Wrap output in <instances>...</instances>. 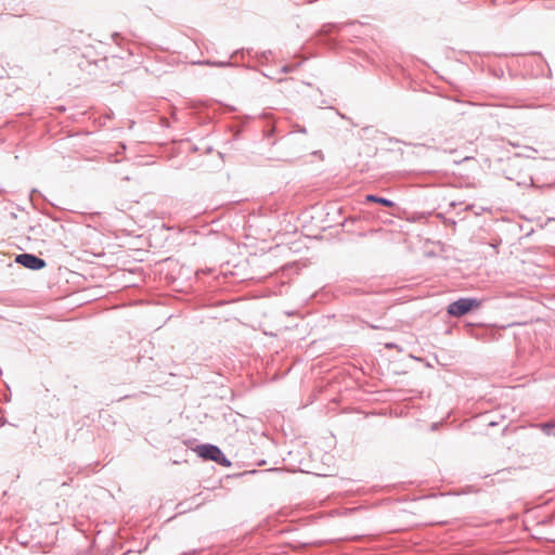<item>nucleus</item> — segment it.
I'll list each match as a JSON object with an SVG mask.
<instances>
[{"label":"nucleus","mask_w":555,"mask_h":555,"mask_svg":"<svg viewBox=\"0 0 555 555\" xmlns=\"http://www.w3.org/2000/svg\"><path fill=\"white\" fill-rule=\"evenodd\" d=\"M195 451L203 460L212 461L223 467H230L232 465L231 461L224 455L218 446L204 443L197 446Z\"/></svg>","instance_id":"nucleus-1"},{"label":"nucleus","mask_w":555,"mask_h":555,"mask_svg":"<svg viewBox=\"0 0 555 555\" xmlns=\"http://www.w3.org/2000/svg\"><path fill=\"white\" fill-rule=\"evenodd\" d=\"M481 306V301L473 297H463L447 307V313L453 318H460Z\"/></svg>","instance_id":"nucleus-2"},{"label":"nucleus","mask_w":555,"mask_h":555,"mask_svg":"<svg viewBox=\"0 0 555 555\" xmlns=\"http://www.w3.org/2000/svg\"><path fill=\"white\" fill-rule=\"evenodd\" d=\"M15 262L23 266L24 268L38 271L47 266L44 259L28 253L18 254L15 257Z\"/></svg>","instance_id":"nucleus-3"},{"label":"nucleus","mask_w":555,"mask_h":555,"mask_svg":"<svg viewBox=\"0 0 555 555\" xmlns=\"http://www.w3.org/2000/svg\"><path fill=\"white\" fill-rule=\"evenodd\" d=\"M365 201L366 202H372V203H377V204H380V205L386 206V207H393L396 205L391 199L386 198V197H382V196H378V195H375V194H367L365 196Z\"/></svg>","instance_id":"nucleus-4"},{"label":"nucleus","mask_w":555,"mask_h":555,"mask_svg":"<svg viewBox=\"0 0 555 555\" xmlns=\"http://www.w3.org/2000/svg\"><path fill=\"white\" fill-rule=\"evenodd\" d=\"M546 436L555 437V422L540 423L535 425Z\"/></svg>","instance_id":"nucleus-5"},{"label":"nucleus","mask_w":555,"mask_h":555,"mask_svg":"<svg viewBox=\"0 0 555 555\" xmlns=\"http://www.w3.org/2000/svg\"><path fill=\"white\" fill-rule=\"evenodd\" d=\"M204 64L210 65V66H217V67H228L232 66L233 64L230 61L223 62V61H206Z\"/></svg>","instance_id":"nucleus-6"},{"label":"nucleus","mask_w":555,"mask_h":555,"mask_svg":"<svg viewBox=\"0 0 555 555\" xmlns=\"http://www.w3.org/2000/svg\"><path fill=\"white\" fill-rule=\"evenodd\" d=\"M295 131L296 132H300V133H307V129L302 126H299V125H296L295 126Z\"/></svg>","instance_id":"nucleus-7"},{"label":"nucleus","mask_w":555,"mask_h":555,"mask_svg":"<svg viewBox=\"0 0 555 555\" xmlns=\"http://www.w3.org/2000/svg\"><path fill=\"white\" fill-rule=\"evenodd\" d=\"M293 70V67L289 66V65H284L282 68H281V73H291Z\"/></svg>","instance_id":"nucleus-8"},{"label":"nucleus","mask_w":555,"mask_h":555,"mask_svg":"<svg viewBox=\"0 0 555 555\" xmlns=\"http://www.w3.org/2000/svg\"><path fill=\"white\" fill-rule=\"evenodd\" d=\"M35 193H38V191H37L36 189H33V190H31V192H30V199L33 198V195H34Z\"/></svg>","instance_id":"nucleus-9"},{"label":"nucleus","mask_w":555,"mask_h":555,"mask_svg":"<svg viewBox=\"0 0 555 555\" xmlns=\"http://www.w3.org/2000/svg\"><path fill=\"white\" fill-rule=\"evenodd\" d=\"M393 346H395V344H392V343L386 345L387 348H392Z\"/></svg>","instance_id":"nucleus-10"}]
</instances>
